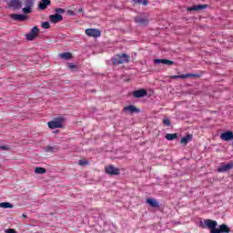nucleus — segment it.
I'll list each match as a JSON object with an SVG mask.
<instances>
[{
  "mask_svg": "<svg viewBox=\"0 0 233 233\" xmlns=\"http://www.w3.org/2000/svg\"><path fill=\"white\" fill-rule=\"evenodd\" d=\"M134 3L147 6V5H148V0H134Z\"/></svg>",
  "mask_w": 233,
  "mask_h": 233,
  "instance_id": "nucleus-27",
  "label": "nucleus"
},
{
  "mask_svg": "<svg viewBox=\"0 0 233 233\" xmlns=\"http://www.w3.org/2000/svg\"><path fill=\"white\" fill-rule=\"evenodd\" d=\"M132 94H133V96L139 99L141 97H146V96H148V91H147V89L142 88V89L133 91Z\"/></svg>",
  "mask_w": 233,
  "mask_h": 233,
  "instance_id": "nucleus-8",
  "label": "nucleus"
},
{
  "mask_svg": "<svg viewBox=\"0 0 233 233\" xmlns=\"http://www.w3.org/2000/svg\"><path fill=\"white\" fill-rule=\"evenodd\" d=\"M113 65H123L130 62V56L127 54H118L112 59Z\"/></svg>",
  "mask_w": 233,
  "mask_h": 233,
  "instance_id": "nucleus-2",
  "label": "nucleus"
},
{
  "mask_svg": "<svg viewBox=\"0 0 233 233\" xmlns=\"http://www.w3.org/2000/svg\"><path fill=\"white\" fill-rule=\"evenodd\" d=\"M10 18L14 21H26V19H28V16H26V15L11 14Z\"/></svg>",
  "mask_w": 233,
  "mask_h": 233,
  "instance_id": "nucleus-13",
  "label": "nucleus"
},
{
  "mask_svg": "<svg viewBox=\"0 0 233 233\" xmlns=\"http://www.w3.org/2000/svg\"><path fill=\"white\" fill-rule=\"evenodd\" d=\"M22 217H23V218H26V215L23 214Z\"/></svg>",
  "mask_w": 233,
  "mask_h": 233,
  "instance_id": "nucleus-36",
  "label": "nucleus"
},
{
  "mask_svg": "<svg viewBox=\"0 0 233 233\" xmlns=\"http://www.w3.org/2000/svg\"><path fill=\"white\" fill-rule=\"evenodd\" d=\"M106 174H108L109 176H119V168L110 165L106 166L105 167Z\"/></svg>",
  "mask_w": 233,
  "mask_h": 233,
  "instance_id": "nucleus-7",
  "label": "nucleus"
},
{
  "mask_svg": "<svg viewBox=\"0 0 233 233\" xmlns=\"http://www.w3.org/2000/svg\"><path fill=\"white\" fill-rule=\"evenodd\" d=\"M5 233H17V231H15V229H14V228H9V229L5 230Z\"/></svg>",
  "mask_w": 233,
  "mask_h": 233,
  "instance_id": "nucleus-32",
  "label": "nucleus"
},
{
  "mask_svg": "<svg viewBox=\"0 0 233 233\" xmlns=\"http://www.w3.org/2000/svg\"><path fill=\"white\" fill-rule=\"evenodd\" d=\"M68 68H70V70H74V68H76V65L70 64Z\"/></svg>",
  "mask_w": 233,
  "mask_h": 233,
  "instance_id": "nucleus-33",
  "label": "nucleus"
},
{
  "mask_svg": "<svg viewBox=\"0 0 233 233\" xmlns=\"http://www.w3.org/2000/svg\"><path fill=\"white\" fill-rule=\"evenodd\" d=\"M156 65H167V66H171V65H174V61L168 60V59H155Z\"/></svg>",
  "mask_w": 233,
  "mask_h": 233,
  "instance_id": "nucleus-19",
  "label": "nucleus"
},
{
  "mask_svg": "<svg viewBox=\"0 0 233 233\" xmlns=\"http://www.w3.org/2000/svg\"><path fill=\"white\" fill-rule=\"evenodd\" d=\"M206 8H208V5L207 4L198 5H193L191 7H187V12H199L201 10H205Z\"/></svg>",
  "mask_w": 233,
  "mask_h": 233,
  "instance_id": "nucleus-9",
  "label": "nucleus"
},
{
  "mask_svg": "<svg viewBox=\"0 0 233 233\" xmlns=\"http://www.w3.org/2000/svg\"><path fill=\"white\" fill-rule=\"evenodd\" d=\"M166 139H167V141H173V139H177V134H167Z\"/></svg>",
  "mask_w": 233,
  "mask_h": 233,
  "instance_id": "nucleus-25",
  "label": "nucleus"
},
{
  "mask_svg": "<svg viewBox=\"0 0 233 233\" xmlns=\"http://www.w3.org/2000/svg\"><path fill=\"white\" fill-rule=\"evenodd\" d=\"M204 225L207 227V228L210 229V233H229L230 228L227 226V224H222L219 226V228H217L218 227V221L212 220V219H205Z\"/></svg>",
  "mask_w": 233,
  "mask_h": 233,
  "instance_id": "nucleus-1",
  "label": "nucleus"
},
{
  "mask_svg": "<svg viewBox=\"0 0 233 233\" xmlns=\"http://www.w3.org/2000/svg\"><path fill=\"white\" fill-rule=\"evenodd\" d=\"M163 124L166 125V127H170V119L164 118L163 119Z\"/></svg>",
  "mask_w": 233,
  "mask_h": 233,
  "instance_id": "nucleus-31",
  "label": "nucleus"
},
{
  "mask_svg": "<svg viewBox=\"0 0 233 233\" xmlns=\"http://www.w3.org/2000/svg\"><path fill=\"white\" fill-rule=\"evenodd\" d=\"M51 4L52 2L50 0H41V2L38 4V8L39 10H46Z\"/></svg>",
  "mask_w": 233,
  "mask_h": 233,
  "instance_id": "nucleus-16",
  "label": "nucleus"
},
{
  "mask_svg": "<svg viewBox=\"0 0 233 233\" xmlns=\"http://www.w3.org/2000/svg\"><path fill=\"white\" fill-rule=\"evenodd\" d=\"M45 152H49L51 154H54V152H57V147H52V146H47L45 147Z\"/></svg>",
  "mask_w": 233,
  "mask_h": 233,
  "instance_id": "nucleus-22",
  "label": "nucleus"
},
{
  "mask_svg": "<svg viewBox=\"0 0 233 233\" xmlns=\"http://www.w3.org/2000/svg\"><path fill=\"white\" fill-rule=\"evenodd\" d=\"M59 57H61V59L68 60V59H72V55L71 53H62L59 55Z\"/></svg>",
  "mask_w": 233,
  "mask_h": 233,
  "instance_id": "nucleus-24",
  "label": "nucleus"
},
{
  "mask_svg": "<svg viewBox=\"0 0 233 233\" xmlns=\"http://www.w3.org/2000/svg\"><path fill=\"white\" fill-rule=\"evenodd\" d=\"M187 77H199L198 74H186V75H175L171 76V79H187Z\"/></svg>",
  "mask_w": 233,
  "mask_h": 233,
  "instance_id": "nucleus-10",
  "label": "nucleus"
},
{
  "mask_svg": "<svg viewBox=\"0 0 233 233\" xmlns=\"http://www.w3.org/2000/svg\"><path fill=\"white\" fill-rule=\"evenodd\" d=\"M63 123H65V118L59 117V118H56L53 121L48 122L47 125L49 128L54 130L56 128H63Z\"/></svg>",
  "mask_w": 233,
  "mask_h": 233,
  "instance_id": "nucleus-3",
  "label": "nucleus"
},
{
  "mask_svg": "<svg viewBox=\"0 0 233 233\" xmlns=\"http://www.w3.org/2000/svg\"><path fill=\"white\" fill-rule=\"evenodd\" d=\"M49 21H50V23H54L56 25V24L59 23L60 21H63V15H57V14L51 15L49 16Z\"/></svg>",
  "mask_w": 233,
  "mask_h": 233,
  "instance_id": "nucleus-14",
  "label": "nucleus"
},
{
  "mask_svg": "<svg viewBox=\"0 0 233 233\" xmlns=\"http://www.w3.org/2000/svg\"><path fill=\"white\" fill-rule=\"evenodd\" d=\"M146 203L151 206L153 208H159V202L155 198H147Z\"/></svg>",
  "mask_w": 233,
  "mask_h": 233,
  "instance_id": "nucleus-18",
  "label": "nucleus"
},
{
  "mask_svg": "<svg viewBox=\"0 0 233 233\" xmlns=\"http://www.w3.org/2000/svg\"><path fill=\"white\" fill-rule=\"evenodd\" d=\"M220 139H222V141H231L233 139V132L226 131L224 133H221Z\"/></svg>",
  "mask_w": 233,
  "mask_h": 233,
  "instance_id": "nucleus-11",
  "label": "nucleus"
},
{
  "mask_svg": "<svg viewBox=\"0 0 233 233\" xmlns=\"http://www.w3.org/2000/svg\"><path fill=\"white\" fill-rule=\"evenodd\" d=\"M0 150H8V147L5 146H0Z\"/></svg>",
  "mask_w": 233,
  "mask_h": 233,
  "instance_id": "nucleus-34",
  "label": "nucleus"
},
{
  "mask_svg": "<svg viewBox=\"0 0 233 233\" xmlns=\"http://www.w3.org/2000/svg\"><path fill=\"white\" fill-rule=\"evenodd\" d=\"M233 168V162H229L228 164L227 165H223V166H220L218 168V172H228V170H232Z\"/></svg>",
  "mask_w": 233,
  "mask_h": 233,
  "instance_id": "nucleus-15",
  "label": "nucleus"
},
{
  "mask_svg": "<svg viewBox=\"0 0 233 233\" xmlns=\"http://www.w3.org/2000/svg\"><path fill=\"white\" fill-rule=\"evenodd\" d=\"M35 0H24V5L25 7L22 8V12L24 14H32V8H34V5Z\"/></svg>",
  "mask_w": 233,
  "mask_h": 233,
  "instance_id": "nucleus-5",
  "label": "nucleus"
},
{
  "mask_svg": "<svg viewBox=\"0 0 233 233\" xmlns=\"http://www.w3.org/2000/svg\"><path fill=\"white\" fill-rule=\"evenodd\" d=\"M88 36L97 39V37H101V31L99 29L89 28Z\"/></svg>",
  "mask_w": 233,
  "mask_h": 233,
  "instance_id": "nucleus-12",
  "label": "nucleus"
},
{
  "mask_svg": "<svg viewBox=\"0 0 233 233\" xmlns=\"http://www.w3.org/2000/svg\"><path fill=\"white\" fill-rule=\"evenodd\" d=\"M78 165H80L81 167H86V165H88V161H86V159H80L78 161Z\"/></svg>",
  "mask_w": 233,
  "mask_h": 233,
  "instance_id": "nucleus-28",
  "label": "nucleus"
},
{
  "mask_svg": "<svg viewBox=\"0 0 233 233\" xmlns=\"http://www.w3.org/2000/svg\"><path fill=\"white\" fill-rule=\"evenodd\" d=\"M124 112H129V114H135L139 112V109L133 105L127 106L123 108Z\"/></svg>",
  "mask_w": 233,
  "mask_h": 233,
  "instance_id": "nucleus-17",
  "label": "nucleus"
},
{
  "mask_svg": "<svg viewBox=\"0 0 233 233\" xmlns=\"http://www.w3.org/2000/svg\"><path fill=\"white\" fill-rule=\"evenodd\" d=\"M41 26H42V28H45L46 30H48V28H50V23L49 22H43Z\"/></svg>",
  "mask_w": 233,
  "mask_h": 233,
  "instance_id": "nucleus-30",
  "label": "nucleus"
},
{
  "mask_svg": "<svg viewBox=\"0 0 233 233\" xmlns=\"http://www.w3.org/2000/svg\"><path fill=\"white\" fill-rule=\"evenodd\" d=\"M7 7L12 8V10H21L23 0H7Z\"/></svg>",
  "mask_w": 233,
  "mask_h": 233,
  "instance_id": "nucleus-4",
  "label": "nucleus"
},
{
  "mask_svg": "<svg viewBox=\"0 0 233 233\" xmlns=\"http://www.w3.org/2000/svg\"><path fill=\"white\" fill-rule=\"evenodd\" d=\"M1 208H14V205L10 204V202H2L0 203Z\"/></svg>",
  "mask_w": 233,
  "mask_h": 233,
  "instance_id": "nucleus-23",
  "label": "nucleus"
},
{
  "mask_svg": "<svg viewBox=\"0 0 233 233\" xmlns=\"http://www.w3.org/2000/svg\"><path fill=\"white\" fill-rule=\"evenodd\" d=\"M35 174H46V168H45V167H35Z\"/></svg>",
  "mask_w": 233,
  "mask_h": 233,
  "instance_id": "nucleus-26",
  "label": "nucleus"
},
{
  "mask_svg": "<svg viewBox=\"0 0 233 233\" xmlns=\"http://www.w3.org/2000/svg\"><path fill=\"white\" fill-rule=\"evenodd\" d=\"M69 14L72 15L74 13H73V12H71V11H69Z\"/></svg>",
  "mask_w": 233,
  "mask_h": 233,
  "instance_id": "nucleus-37",
  "label": "nucleus"
},
{
  "mask_svg": "<svg viewBox=\"0 0 233 233\" xmlns=\"http://www.w3.org/2000/svg\"><path fill=\"white\" fill-rule=\"evenodd\" d=\"M55 14H57V15H61V14H65V9L56 8V9H55Z\"/></svg>",
  "mask_w": 233,
  "mask_h": 233,
  "instance_id": "nucleus-29",
  "label": "nucleus"
},
{
  "mask_svg": "<svg viewBox=\"0 0 233 233\" xmlns=\"http://www.w3.org/2000/svg\"><path fill=\"white\" fill-rule=\"evenodd\" d=\"M189 141H192V135H187L186 137H183L180 140L181 145H187Z\"/></svg>",
  "mask_w": 233,
  "mask_h": 233,
  "instance_id": "nucleus-21",
  "label": "nucleus"
},
{
  "mask_svg": "<svg viewBox=\"0 0 233 233\" xmlns=\"http://www.w3.org/2000/svg\"><path fill=\"white\" fill-rule=\"evenodd\" d=\"M36 35H39V28L37 26H35L27 35H25V37L27 41H34Z\"/></svg>",
  "mask_w": 233,
  "mask_h": 233,
  "instance_id": "nucleus-6",
  "label": "nucleus"
},
{
  "mask_svg": "<svg viewBox=\"0 0 233 233\" xmlns=\"http://www.w3.org/2000/svg\"><path fill=\"white\" fill-rule=\"evenodd\" d=\"M135 21L137 25H142L143 26H147V25H148V19L145 17L137 16L135 18Z\"/></svg>",
  "mask_w": 233,
  "mask_h": 233,
  "instance_id": "nucleus-20",
  "label": "nucleus"
},
{
  "mask_svg": "<svg viewBox=\"0 0 233 233\" xmlns=\"http://www.w3.org/2000/svg\"><path fill=\"white\" fill-rule=\"evenodd\" d=\"M86 35H88V29H86Z\"/></svg>",
  "mask_w": 233,
  "mask_h": 233,
  "instance_id": "nucleus-35",
  "label": "nucleus"
}]
</instances>
